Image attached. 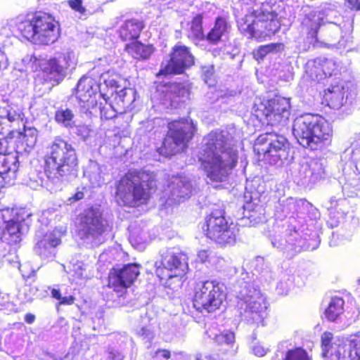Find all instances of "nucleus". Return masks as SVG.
<instances>
[{"label": "nucleus", "instance_id": "nucleus-33", "mask_svg": "<svg viewBox=\"0 0 360 360\" xmlns=\"http://www.w3.org/2000/svg\"><path fill=\"white\" fill-rule=\"evenodd\" d=\"M2 229V235L0 236V245H3V242L13 245L19 243L22 237L28 232L29 226H4Z\"/></svg>", "mask_w": 360, "mask_h": 360}, {"label": "nucleus", "instance_id": "nucleus-47", "mask_svg": "<svg viewBox=\"0 0 360 360\" xmlns=\"http://www.w3.org/2000/svg\"><path fill=\"white\" fill-rule=\"evenodd\" d=\"M347 206V200L342 197L332 196L325 204L328 210H335L338 212L345 213V207Z\"/></svg>", "mask_w": 360, "mask_h": 360}, {"label": "nucleus", "instance_id": "nucleus-2", "mask_svg": "<svg viewBox=\"0 0 360 360\" xmlns=\"http://www.w3.org/2000/svg\"><path fill=\"white\" fill-rule=\"evenodd\" d=\"M78 160L75 148L65 140L56 137L48 147L44 173L51 190L61 188L63 184L77 174Z\"/></svg>", "mask_w": 360, "mask_h": 360}, {"label": "nucleus", "instance_id": "nucleus-49", "mask_svg": "<svg viewBox=\"0 0 360 360\" xmlns=\"http://www.w3.org/2000/svg\"><path fill=\"white\" fill-rule=\"evenodd\" d=\"M205 225H228V221L224 217V211L216 210L206 217Z\"/></svg>", "mask_w": 360, "mask_h": 360}, {"label": "nucleus", "instance_id": "nucleus-20", "mask_svg": "<svg viewBox=\"0 0 360 360\" xmlns=\"http://www.w3.org/2000/svg\"><path fill=\"white\" fill-rule=\"evenodd\" d=\"M356 96V89L350 82H345L328 89L326 99L330 108L339 110L342 106L351 104Z\"/></svg>", "mask_w": 360, "mask_h": 360}, {"label": "nucleus", "instance_id": "nucleus-10", "mask_svg": "<svg viewBox=\"0 0 360 360\" xmlns=\"http://www.w3.org/2000/svg\"><path fill=\"white\" fill-rule=\"evenodd\" d=\"M224 298V287L222 283L216 280L206 281L195 287L193 304L197 311L211 313L220 307Z\"/></svg>", "mask_w": 360, "mask_h": 360}, {"label": "nucleus", "instance_id": "nucleus-24", "mask_svg": "<svg viewBox=\"0 0 360 360\" xmlns=\"http://www.w3.org/2000/svg\"><path fill=\"white\" fill-rule=\"evenodd\" d=\"M68 274L70 281L76 285H83L94 276L92 266L77 258H72L70 262Z\"/></svg>", "mask_w": 360, "mask_h": 360}, {"label": "nucleus", "instance_id": "nucleus-9", "mask_svg": "<svg viewBox=\"0 0 360 360\" xmlns=\"http://www.w3.org/2000/svg\"><path fill=\"white\" fill-rule=\"evenodd\" d=\"M239 28L250 37L262 41L275 34L278 27L274 20L273 13L253 9L250 15H245L239 22Z\"/></svg>", "mask_w": 360, "mask_h": 360}, {"label": "nucleus", "instance_id": "nucleus-63", "mask_svg": "<svg viewBox=\"0 0 360 360\" xmlns=\"http://www.w3.org/2000/svg\"><path fill=\"white\" fill-rule=\"evenodd\" d=\"M154 358L156 360H169L171 359V353L167 349H159L155 352Z\"/></svg>", "mask_w": 360, "mask_h": 360}, {"label": "nucleus", "instance_id": "nucleus-11", "mask_svg": "<svg viewBox=\"0 0 360 360\" xmlns=\"http://www.w3.org/2000/svg\"><path fill=\"white\" fill-rule=\"evenodd\" d=\"M194 131L195 127L191 120H184L170 123L169 131L159 149L160 153L170 157L183 151Z\"/></svg>", "mask_w": 360, "mask_h": 360}, {"label": "nucleus", "instance_id": "nucleus-13", "mask_svg": "<svg viewBox=\"0 0 360 360\" xmlns=\"http://www.w3.org/2000/svg\"><path fill=\"white\" fill-rule=\"evenodd\" d=\"M333 334L325 332L321 336L324 355L330 360H360V331L350 335L345 342L332 343Z\"/></svg>", "mask_w": 360, "mask_h": 360}, {"label": "nucleus", "instance_id": "nucleus-62", "mask_svg": "<svg viewBox=\"0 0 360 360\" xmlns=\"http://www.w3.org/2000/svg\"><path fill=\"white\" fill-rule=\"evenodd\" d=\"M74 127H75V133L77 136H80L82 139H86L89 136L90 130H89V127L86 125H77V126H76L75 124Z\"/></svg>", "mask_w": 360, "mask_h": 360}, {"label": "nucleus", "instance_id": "nucleus-42", "mask_svg": "<svg viewBox=\"0 0 360 360\" xmlns=\"http://www.w3.org/2000/svg\"><path fill=\"white\" fill-rule=\"evenodd\" d=\"M135 91L132 89H122L117 91L114 96V101L117 105L122 108L129 107L134 101Z\"/></svg>", "mask_w": 360, "mask_h": 360}, {"label": "nucleus", "instance_id": "nucleus-23", "mask_svg": "<svg viewBox=\"0 0 360 360\" xmlns=\"http://www.w3.org/2000/svg\"><path fill=\"white\" fill-rule=\"evenodd\" d=\"M128 231L131 245L136 249L142 250L150 240L156 238L158 230L153 226H128Z\"/></svg>", "mask_w": 360, "mask_h": 360}, {"label": "nucleus", "instance_id": "nucleus-7", "mask_svg": "<svg viewBox=\"0 0 360 360\" xmlns=\"http://www.w3.org/2000/svg\"><path fill=\"white\" fill-rule=\"evenodd\" d=\"M145 177L143 173L134 171L120 179L115 196L120 205L135 207L147 202L153 181L145 179Z\"/></svg>", "mask_w": 360, "mask_h": 360}, {"label": "nucleus", "instance_id": "nucleus-50", "mask_svg": "<svg viewBox=\"0 0 360 360\" xmlns=\"http://www.w3.org/2000/svg\"><path fill=\"white\" fill-rule=\"evenodd\" d=\"M37 140V131L34 128L25 129L22 135V143L29 148H32Z\"/></svg>", "mask_w": 360, "mask_h": 360}, {"label": "nucleus", "instance_id": "nucleus-6", "mask_svg": "<svg viewBox=\"0 0 360 360\" xmlns=\"http://www.w3.org/2000/svg\"><path fill=\"white\" fill-rule=\"evenodd\" d=\"M240 282L238 306L241 319L249 323H262L266 315L267 302L260 290L250 281H245L248 274L243 273Z\"/></svg>", "mask_w": 360, "mask_h": 360}, {"label": "nucleus", "instance_id": "nucleus-29", "mask_svg": "<svg viewBox=\"0 0 360 360\" xmlns=\"http://www.w3.org/2000/svg\"><path fill=\"white\" fill-rule=\"evenodd\" d=\"M165 101L170 103L171 107L176 108L189 96V89L182 83H171L165 86Z\"/></svg>", "mask_w": 360, "mask_h": 360}, {"label": "nucleus", "instance_id": "nucleus-53", "mask_svg": "<svg viewBox=\"0 0 360 360\" xmlns=\"http://www.w3.org/2000/svg\"><path fill=\"white\" fill-rule=\"evenodd\" d=\"M214 67L213 65H205L202 68V75L205 83L211 86L214 82Z\"/></svg>", "mask_w": 360, "mask_h": 360}, {"label": "nucleus", "instance_id": "nucleus-52", "mask_svg": "<svg viewBox=\"0 0 360 360\" xmlns=\"http://www.w3.org/2000/svg\"><path fill=\"white\" fill-rule=\"evenodd\" d=\"M19 270L21 272L22 276L26 281H34L36 276V271L31 268L29 263L20 264Z\"/></svg>", "mask_w": 360, "mask_h": 360}, {"label": "nucleus", "instance_id": "nucleus-32", "mask_svg": "<svg viewBox=\"0 0 360 360\" xmlns=\"http://www.w3.org/2000/svg\"><path fill=\"white\" fill-rule=\"evenodd\" d=\"M43 72L46 75V79L53 80L58 84L66 75L65 67L60 60L51 58L46 63L43 68Z\"/></svg>", "mask_w": 360, "mask_h": 360}, {"label": "nucleus", "instance_id": "nucleus-37", "mask_svg": "<svg viewBox=\"0 0 360 360\" xmlns=\"http://www.w3.org/2000/svg\"><path fill=\"white\" fill-rule=\"evenodd\" d=\"M345 301L339 297H332L327 309L325 310L326 318L330 321H336L342 314Z\"/></svg>", "mask_w": 360, "mask_h": 360}, {"label": "nucleus", "instance_id": "nucleus-41", "mask_svg": "<svg viewBox=\"0 0 360 360\" xmlns=\"http://www.w3.org/2000/svg\"><path fill=\"white\" fill-rule=\"evenodd\" d=\"M284 49L282 43H271L264 46H259L253 51V56L257 61L262 60L269 53H276Z\"/></svg>", "mask_w": 360, "mask_h": 360}, {"label": "nucleus", "instance_id": "nucleus-16", "mask_svg": "<svg viewBox=\"0 0 360 360\" xmlns=\"http://www.w3.org/2000/svg\"><path fill=\"white\" fill-rule=\"evenodd\" d=\"M323 23V18L320 14H317L314 11H310L309 13L305 15L302 21V25L307 30L308 37L311 38V42L314 44L320 42L328 48H345L346 45L343 39L336 41L340 34V30L338 27L330 30L329 36L330 39L327 40L328 41H320L317 34L318 31Z\"/></svg>", "mask_w": 360, "mask_h": 360}, {"label": "nucleus", "instance_id": "nucleus-21", "mask_svg": "<svg viewBox=\"0 0 360 360\" xmlns=\"http://www.w3.org/2000/svg\"><path fill=\"white\" fill-rule=\"evenodd\" d=\"M98 89L97 82L90 77L83 76L79 80L76 88V96L86 110L96 105Z\"/></svg>", "mask_w": 360, "mask_h": 360}, {"label": "nucleus", "instance_id": "nucleus-60", "mask_svg": "<svg viewBox=\"0 0 360 360\" xmlns=\"http://www.w3.org/2000/svg\"><path fill=\"white\" fill-rule=\"evenodd\" d=\"M252 352L258 357H262L269 352V348L265 347L259 343H255L251 346Z\"/></svg>", "mask_w": 360, "mask_h": 360}, {"label": "nucleus", "instance_id": "nucleus-40", "mask_svg": "<svg viewBox=\"0 0 360 360\" xmlns=\"http://www.w3.org/2000/svg\"><path fill=\"white\" fill-rule=\"evenodd\" d=\"M125 49L135 58L146 59L149 58L153 53L152 46H145L137 41L127 44Z\"/></svg>", "mask_w": 360, "mask_h": 360}, {"label": "nucleus", "instance_id": "nucleus-34", "mask_svg": "<svg viewBox=\"0 0 360 360\" xmlns=\"http://www.w3.org/2000/svg\"><path fill=\"white\" fill-rule=\"evenodd\" d=\"M143 28L142 21L139 20H129L126 21L120 29V37L123 41L136 39Z\"/></svg>", "mask_w": 360, "mask_h": 360}, {"label": "nucleus", "instance_id": "nucleus-22", "mask_svg": "<svg viewBox=\"0 0 360 360\" xmlns=\"http://www.w3.org/2000/svg\"><path fill=\"white\" fill-rule=\"evenodd\" d=\"M106 226H73L72 236L82 245L97 246L105 240Z\"/></svg>", "mask_w": 360, "mask_h": 360}, {"label": "nucleus", "instance_id": "nucleus-30", "mask_svg": "<svg viewBox=\"0 0 360 360\" xmlns=\"http://www.w3.org/2000/svg\"><path fill=\"white\" fill-rule=\"evenodd\" d=\"M230 25L226 19L223 17H217L215 20L214 26L205 34V39L211 44L216 45L223 41V38H226L229 34Z\"/></svg>", "mask_w": 360, "mask_h": 360}, {"label": "nucleus", "instance_id": "nucleus-61", "mask_svg": "<svg viewBox=\"0 0 360 360\" xmlns=\"http://www.w3.org/2000/svg\"><path fill=\"white\" fill-rule=\"evenodd\" d=\"M57 59L61 60V63L65 67L66 70L75 65L73 61V54L69 52L63 54V56Z\"/></svg>", "mask_w": 360, "mask_h": 360}, {"label": "nucleus", "instance_id": "nucleus-26", "mask_svg": "<svg viewBox=\"0 0 360 360\" xmlns=\"http://www.w3.org/2000/svg\"><path fill=\"white\" fill-rule=\"evenodd\" d=\"M32 214L23 208H6L0 210V225H29Z\"/></svg>", "mask_w": 360, "mask_h": 360}, {"label": "nucleus", "instance_id": "nucleus-25", "mask_svg": "<svg viewBox=\"0 0 360 360\" xmlns=\"http://www.w3.org/2000/svg\"><path fill=\"white\" fill-rule=\"evenodd\" d=\"M207 238L219 245H232L236 238V226H206Z\"/></svg>", "mask_w": 360, "mask_h": 360}, {"label": "nucleus", "instance_id": "nucleus-12", "mask_svg": "<svg viewBox=\"0 0 360 360\" xmlns=\"http://www.w3.org/2000/svg\"><path fill=\"white\" fill-rule=\"evenodd\" d=\"M193 188L191 179L185 176H174L171 177L164 191L165 202L160 205V215L161 217L167 216L173 212L174 205L188 200Z\"/></svg>", "mask_w": 360, "mask_h": 360}, {"label": "nucleus", "instance_id": "nucleus-5", "mask_svg": "<svg viewBox=\"0 0 360 360\" xmlns=\"http://www.w3.org/2000/svg\"><path fill=\"white\" fill-rule=\"evenodd\" d=\"M18 29L23 37L34 44H52L59 36L58 22L52 15L41 11L27 15L18 23Z\"/></svg>", "mask_w": 360, "mask_h": 360}, {"label": "nucleus", "instance_id": "nucleus-4", "mask_svg": "<svg viewBox=\"0 0 360 360\" xmlns=\"http://www.w3.org/2000/svg\"><path fill=\"white\" fill-rule=\"evenodd\" d=\"M292 134L300 146L313 150L321 149L329 143L333 129L323 117L306 114L294 120Z\"/></svg>", "mask_w": 360, "mask_h": 360}, {"label": "nucleus", "instance_id": "nucleus-8", "mask_svg": "<svg viewBox=\"0 0 360 360\" xmlns=\"http://www.w3.org/2000/svg\"><path fill=\"white\" fill-rule=\"evenodd\" d=\"M255 150L263 154L269 164L281 166L289 155V142L287 139L275 131L259 135L255 143Z\"/></svg>", "mask_w": 360, "mask_h": 360}, {"label": "nucleus", "instance_id": "nucleus-36", "mask_svg": "<svg viewBox=\"0 0 360 360\" xmlns=\"http://www.w3.org/2000/svg\"><path fill=\"white\" fill-rule=\"evenodd\" d=\"M202 15L198 14L188 23L189 27L187 37L192 40L195 44H198L200 41L205 39V34H204L202 28Z\"/></svg>", "mask_w": 360, "mask_h": 360}, {"label": "nucleus", "instance_id": "nucleus-15", "mask_svg": "<svg viewBox=\"0 0 360 360\" xmlns=\"http://www.w3.org/2000/svg\"><path fill=\"white\" fill-rule=\"evenodd\" d=\"M66 232V226H39L35 233L34 252L44 259L53 258Z\"/></svg>", "mask_w": 360, "mask_h": 360}, {"label": "nucleus", "instance_id": "nucleus-43", "mask_svg": "<svg viewBox=\"0 0 360 360\" xmlns=\"http://www.w3.org/2000/svg\"><path fill=\"white\" fill-rule=\"evenodd\" d=\"M75 115L68 108H60L55 113L56 121L66 128H73L75 126Z\"/></svg>", "mask_w": 360, "mask_h": 360}, {"label": "nucleus", "instance_id": "nucleus-1", "mask_svg": "<svg viewBox=\"0 0 360 360\" xmlns=\"http://www.w3.org/2000/svg\"><path fill=\"white\" fill-rule=\"evenodd\" d=\"M199 160L212 181L223 182L238 162V151L226 131H211L204 138Z\"/></svg>", "mask_w": 360, "mask_h": 360}, {"label": "nucleus", "instance_id": "nucleus-44", "mask_svg": "<svg viewBox=\"0 0 360 360\" xmlns=\"http://www.w3.org/2000/svg\"><path fill=\"white\" fill-rule=\"evenodd\" d=\"M18 168V162L16 156L1 155L0 157V175L8 172L15 173Z\"/></svg>", "mask_w": 360, "mask_h": 360}, {"label": "nucleus", "instance_id": "nucleus-28", "mask_svg": "<svg viewBox=\"0 0 360 360\" xmlns=\"http://www.w3.org/2000/svg\"><path fill=\"white\" fill-rule=\"evenodd\" d=\"M251 267L253 274L256 275L261 282L271 283L276 276L270 262L264 257H256L251 262Z\"/></svg>", "mask_w": 360, "mask_h": 360}, {"label": "nucleus", "instance_id": "nucleus-35", "mask_svg": "<svg viewBox=\"0 0 360 360\" xmlns=\"http://www.w3.org/2000/svg\"><path fill=\"white\" fill-rule=\"evenodd\" d=\"M86 178L93 187H99L105 183L103 166L95 161H90L84 172Z\"/></svg>", "mask_w": 360, "mask_h": 360}, {"label": "nucleus", "instance_id": "nucleus-39", "mask_svg": "<svg viewBox=\"0 0 360 360\" xmlns=\"http://www.w3.org/2000/svg\"><path fill=\"white\" fill-rule=\"evenodd\" d=\"M80 225H103V218L100 209L91 207L85 210L79 215Z\"/></svg>", "mask_w": 360, "mask_h": 360}, {"label": "nucleus", "instance_id": "nucleus-54", "mask_svg": "<svg viewBox=\"0 0 360 360\" xmlns=\"http://www.w3.org/2000/svg\"><path fill=\"white\" fill-rule=\"evenodd\" d=\"M214 251L210 248L202 249L198 251L197 257L198 259L202 264H205L208 266L210 257H212Z\"/></svg>", "mask_w": 360, "mask_h": 360}, {"label": "nucleus", "instance_id": "nucleus-64", "mask_svg": "<svg viewBox=\"0 0 360 360\" xmlns=\"http://www.w3.org/2000/svg\"><path fill=\"white\" fill-rule=\"evenodd\" d=\"M311 169L312 170V174H315L317 176H321L322 174L324 173L323 168H322V165L318 161L311 162Z\"/></svg>", "mask_w": 360, "mask_h": 360}, {"label": "nucleus", "instance_id": "nucleus-27", "mask_svg": "<svg viewBox=\"0 0 360 360\" xmlns=\"http://www.w3.org/2000/svg\"><path fill=\"white\" fill-rule=\"evenodd\" d=\"M288 342H281L271 360H311L308 352L301 347L289 348Z\"/></svg>", "mask_w": 360, "mask_h": 360}, {"label": "nucleus", "instance_id": "nucleus-59", "mask_svg": "<svg viewBox=\"0 0 360 360\" xmlns=\"http://www.w3.org/2000/svg\"><path fill=\"white\" fill-rule=\"evenodd\" d=\"M124 354L122 351L116 348H109L108 351L107 360H122Z\"/></svg>", "mask_w": 360, "mask_h": 360}, {"label": "nucleus", "instance_id": "nucleus-14", "mask_svg": "<svg viewBox=\"0 0 360 360\" xmlns=\"http://www.w3.org/2000/svg\"><path fill=\"white\" fill-rule=\"evenodd\" d=\"M155 273L160 280L176 278L181 281L188 269L186 255L168 249L161 255L160 261L155 262Z\"/></svg>", "mask_w": 360, "mask_h": 360}, {"label": "nucleus", "instance_id": "nucleus-3", "mask_svg": "<svg viewBox=\"0 0 360 360\" xmlns=\"http://www.w3.org/2000/svg\"><path fill=\"white\" fill-rule=\"evenodd\" d=\"M319 231V226H271L265 235L274 248L291 259L302 251L318 248Z\"/></svg>", "mask_w": 360, "mask_h": 360}, {"label": "nucleus", "instance_id": "nucleus-57", "mask_svg": "<svg viewBox=\"0 0 360 360\" xmlns=\"http://www.w3.org/2000/svg\"><path fill=\"white\" fill-rule=\"evenodd\" d=\"M82 0H68V4L75 11L79 13L81 15H86V10L82 6Z\"/></svg>", "mask_w": 360, "mask_h": 360}, {"label": "nucleus", "instance_id": "nucleus-51", "mask_svg": "<svg viewBox=\"0 0 360 360\" xmlns=\"http://www.w3.org/2000/svg\"><path fill=\"white\" fill-rule=\"evenodd\" d=\"M153 228L158 230L156 233V238H159L160 240L172 239L176 235L172 226H153Z\"/></svg>", "mask_w": 360, "mask_h": 360}, {"label": "nucleus", "instance_id": "nucleus-55", "mask_svg": "<svg viewBox=\"0 0 360 360\" xmlns=\"http://www.w3.org/2000/svg\"><path fill=\"white\" fill-rule=\"evenodd\" d=\"M137 334L147 341H150L154 336L153 330L150 324L137 329Z\"/></svg>", "mask_w": 360, "mask_h": 360}, {"label": "nucleus", "instance_id": "nucleus-38", "mask_svg": "<svg viewBox=\"0 0 360 360\" xmlns=\"http://www.w3.org/2000/svg\"><path fill=\"white\" fill-rule=\"evenodd\" d=\"M331 229L335 228L331 232V236L329 240L330 247H337L345 244V242L349 241L352 238V233L347 226H330Z\"/></svg>", "mask_w": 360, "mask_h": 360}, {"label": "nucleus", "instance_id": "nucleus-19", "mask_svg": "<svg viewBox=\"0 0 360 360\" xmlns=\"http://www.w3.org/2000/svg\"><path fill=\"white\" fill-rule=\"evenodd\" d=\"M139 275V266L136 264L117 266L112 269L108 276V285L114 290L129 287Z\"/></svg>", "mask_w": 360, "mask_h": 360}, {"label": "nucleus", "instance_id": "nucleus-56", "mask_svg": "<svg viewBox=\"0 0 360 360\" xmlns=\"http://www.w3.org/2000/svg\"><path fill=\"white\" fill-rule=\"evenodd\" d=\"M225 259L219 256L215 252L212 257H210V263L207 267H212L217 269H221L225 266Z\"/></svg>", "mask_w": 360, "mask_h": 360}, {"label": "nucleus", "instance_id": "nucleus-45", "mask_svg": "<svg viewBox=\"0 0 360 360\" xmlns=\"http://www.w3.org/2000/svg\"><path fill=\"white\" fill-rule=\"evenodd\" d=\"M312 63L317 69L316 72L321 70L326 77L331 76L336 68L335 63L332 59L316 58L313 60Z\"/></svg>", "mask_w": 360, "mask_h": 360}, {"label": "nucleus", "instance_id": "nucleus-46", "mask_svg": "<svg viewBox=\"0 0 360 360\" xmlns=\"http://www.w3.org/2000/svg\"><path fill=\"white\" fill-rule=\"evenodd\" d=\"M299 204H300L304 210H307V217L308 219H307V221L311 224L317 223L318 220L321 217V214L319 210L306 200H300Z\"/></svg>", "mask_w": 360, "mask_h": 360}, {"label": "nucleus", "instance_id": "nucleus-31", "mask_svg": "<svg viewBox=\"0 0 360 360\" xmlns=\"http://www.w3.org/2000/svg\"><path fill=\"white\" fill-rule=\"evenodd\" d=\"M207 335L218 345H231L235 342V334L229 330H221L217 323L206 330Z\"/></svg>", "mask_w": 360, "mask_h": 360}, {"label": "nucleus", "instance_id": "nucleus-17", "mask_svg": "<svg viewBox=\"0 0 360 360\" xmlns=\"http://www.w3.org/2000/svg\"><path fill=\"white\" fill-rule=\"evenodd\" d=\"M267 124L273 127H285L290 115V104L288 98L276 96L267 101L262 110Z\"/></svg>", "mask_w": 360, "mask_h": 360}, {"label": "nucleus", "instance_id": "nucleus-18", "mask_svg": "<svg viewBox=\"0 0 360 360\" xmlns=\"http://www.w3.org/2000/svg\"><path fill=\"white\" fill-rule=\"evenodd\" d=\"M195 58L189 48L176 44L172 48L170 58L165 64L162 63L160 73L162 75L181 74L185 70L194 65Z\"/></svg>", "mask_w": 360, "mask_h": 360}, {"label": "nucleus", "instance_id": "nucleus-58", "mask_svg": "<svg viewBox=\"0 0 360 360\" xmlns=\"http://www.w3.org/2000/svg\"><path fill=\"white\" fill-rule=\"evenodd\" d=\"M117 110L111 105L103 106L101 108V117L105 120H110L116 116Z\"/></svg>", "mask_w": 360, "mask_h": 360}, {"label": "nucleus", "instance_id": "nucleus-48", "mask_svg": "<svg viewBox=\"0 0 360 360\" xmlns=\"http://www.w3.org/2000/svg\"><path fill=\"white\" fill-rule=\"evenodd\" d=\"M293 283V277L287 271L282 272L279 282L277 283L276 290L279 294L286 295Z\"/></svg>", "mask_w": 360, "mask_h": 360}]
</instances>
